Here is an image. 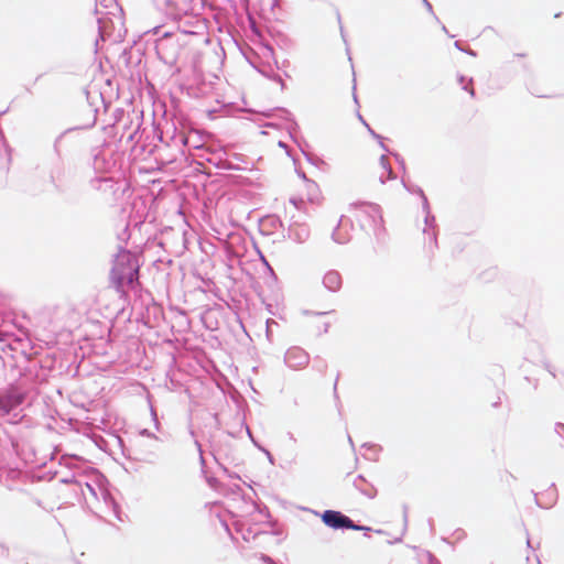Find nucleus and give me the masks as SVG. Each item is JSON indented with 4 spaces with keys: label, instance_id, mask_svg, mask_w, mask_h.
Here are the masks:
<instances>
[{
    "label": "nucleus",
    "instance_id": "f257e3e1",
    "mask_svg": "<svg viewBox=\"0 0 564 564\" xmlns=\"http://www.w3.org/2000/svg\"><path fill=\"white\" fill-rule=\"evenodd\" d=\"M322 520L326 525L334 529L369 530V528L355 524L348 517L339 511L326 510L322 516Z\"/></svg>",
    "mask_w": 564,
    "mask_h": 564
},
{
    "label": "nucleus",
    "instance_id": "f03ea898",
    "mask_svg": "<svg viewBox=\"0 0 564 564\" xmlns=\"http://www.w3.org/2000/svg\"><path fill=\"white\" fill-rule=\"evenodd\" d=\"M285 360L289 367L293 369H303L308 365L310 357L304 349L300 347H292L286 351Z\"/></svg>",
    "mask_w": 564,
    "mask_h": 564
},
{
    "label": "nucleus",
    "instance_id": "7ed1b4c3",
    "mask_svg": "<svg viewBox=\"0 0 564 564\" xmlns=\"http://www.w3.org/2000/svg\"><path fill=\"white\" fill-rule=\"evenodd\" d=\"M470 83H466L464 84V82L459 83V84H455L453 87H452V93L455 95L457 94L458 91H460L462 96H463V99H468L470 100L473 97H474V89L471 86H469Z\"/></svg>",
    "mask_w": 564,
    "mask_h": 564
},
{
    "label": "nucleus",
    "instance_id": "20e7f679",
    "mask_svg": "<svg viewBox=\"0 0 564 564\" xmlns=\"http://www.w3.org/2000/svg\"><path fill=\"white\" fill-rule=\"evenodd\" d=\"M324 283L328 288L336 290L340 284V276L336 272H329L325 275Z\"/></svg>",
    "mask_w": 564,
    "mask_h": 564
},
{
    "label": "nucleus",
    "instance_id": "39448f33",
    "mask_svg": "<svg viewBox=\"0 0 564 564\" xmlns=\"http://www.w3.org/2000/svg\"><path fill=\"white\" fill-rule=\"evenodd\" d=\"M188 0H165L166 7L172 10L176 11L178 9V4L181 2H187Z\"/></svg>",
    "mask_w": 564,
    "mask_h": 564
},
{
    "label": "nucleus",
    "instance_id": "423d86ee",
    "mask_svg": "<svg viewBox=\"0 0 564 564\" xmlns=\"http://www.w3.org/2000/svg\"><path fill=\"white\" fill-rule=\"evenodd\" d=\"M137 278H138V269H135V270L130 274L128 282H129V283H132V282L134 281V279H137Z\"/></svg>",
    "mask_w": 564,
    "mask_h": 564
},
{
    "label": "nucleus",
    "instance_id": "0eeeda50",
    "mask_svg": "<svg viewBox=\"0 0 564 564\" xmlns=\"http://www.w3.org/2000/svg\"><path fill=\"white\" fill-rule=\"evenodd\" d=\"M279 148L285 149L284 144L282 142H278Z\"/></svg>",
    "mask_w": 564,
    "mask_h": 564
},
{
    "label": "nucleus",
    "instance_id": "6e6552de",
    "mask_svg": "<svg viewBox=\"0 0 564 564\" xmlns=\"http://www.w3.org/2000/svg\"><path fill=\"white\" fill-rule=\"evenodd\" d=\"M381 162L384 163L386 162V158L382 155L381 156Z\"/></svg>",
    "mask_w": 564,
    "mask_h": 564
}]
</instances>
